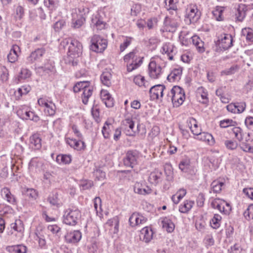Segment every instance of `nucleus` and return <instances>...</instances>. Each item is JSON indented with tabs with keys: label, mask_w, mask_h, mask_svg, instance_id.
Listing matches in <instances>:
<instances>
[{
	"label": "nucleus",
	"mask_w": 253,
	"mask_h": 253,
	"mask_svg": "<svg viewBox=\"0 0 253 253\" xmlns=\"http://www.w3.org/2000/svg\"><path fill=\"white\" fill-rule=\"evenodd\" d=\"M70 43L68 48V55L66 59L67 64H71L73 66H77L79 63V57L82 54V45L76 40H70Z\"/></svg>",
	"instance_id": "obj_1"
},
{
	"label": "nucleus",
	"mask_w": 253,
	"mask_h": 253,
	"mask_svg": "<svg viewBox=\"0 0 253 253\" xmlns=\"http://www.w3.org/2000/svg\"><path fill=\"white\" fill-rule=\"evenodd\" d=\"M143 57L137 54L135 49L124 56V61L126 63V70L128 72L137 69L143 63Z\"/></svg>",
	"instance_id": "obj_2"
},
{
	"label": "nucleus",
	"mask_w": 253,
	"mask_h": 253,
	"mask_svg": "<svg viewBox=\"0 0 253 253\" xmlns=\"http://www.w3.org/2000/svg\"><path fill=\"white\" fill-rule=\"evenodd\" d=\"M185 99L183 88L178 86H174L170 91H168L167 100L171 101L174 107H179L182 104Z\"/></svg>",
	"instance_id": "obj_3"
},
{
	"label": "nucleus",
	"mask_w": 253,
	"mask_h": 253,
	"mask_svg": "<svg viewBox=\"0 0 253 253\" xmlns=\"http://www.w3.org/2000/svg\"><path fill=\"white\" fill-rule=\"evenodd\" d=\"M238 140L240 142L241 149L246 152L253 153V146H252V139L249 132L243 131L238 127Z\"/></svg>",
	"instance_id": "obj_4"
},
{
	"label": "nucleus",
	"mask_w": 253,
	"mask_h": 253,
	"mask_svg": "<svg viewBox=\"0 0 253 253\" xmlns=\"http://www.w3.org/2000/svg\"><path fill=\"white\" fill-rule=\"evenodd\" d=\"M232 37L230 35L221 34L215 42V51L220 53L228 49L232 45Z\"/></svg>",
	"instance_id": "obj_5"
},
{
	"label": "nucleus",
	"mask_w": 253,
	"mask_h": 253,
	"mask_svg": "<svg viewBox=\"0 0 253 253\" xmlns=\"http://www.w3.org/2000/svg\"><path fill=\"white\" fill-rule=\"evenodd\" d=\"M80 217V211L76 207H72L65 211L63 222L67 225L73 226L77 224Z\"/></svg>",
	"instance_id": "obj_6"
},
{
	"label": "nucleus",
	"mask_w": 253,
	"mask_h": 253,
	"mask_svg": "<svg viewBox=\"0 0 253 253\" xmlns=\"http://www.w3.org/2000/svg\"><path fill=\"white\" fill-rule=\"evenodd\" d=\"M90 49L96 52H102L107 46V41L98 35H93L90 40Z\"/></svg>",
	"instance_id": "obj_7"
},
{
	"label": "nucleus",
	"mask_w": 253,
	"mask_h": 253,
	"mask_svg": "<svg viewBox=\"0 0 253 253\" xmlns=\"http://www.w3.org/2000/svg\"><path fill=\"white\" fill-rule=\"evenodd\" d=\"M139 158V152L136 150H129L124 158V164L125 166L133 168L138 164Z\"/></svg>",
	"instance_id": "obj_8"
},
{
	"label": "nucleus",
	"mask_w": 253,
	"mask_h": 253,
	"mask_svg": "<svg viewBox=\"0 0 253 253\" xmlns=\"http://www.w3.org/2000/svg\"><path fill=\"white\" fill-rule=\"evenodd\" d=\"M201 12L195 4L189 5L186 9V18L190 24L197 22L201 17Z\"/></svg>",
	"instance_id": "obj_9"
},
{
	"label": "nucleus",
	"mask_w": 253,
	"mask_h": 253,
	"mask_svg": "<svg viewBox=\"0 0 253 253\" xmlns=\"http://www.w3.org/2000/svg\"><path fill=\"white\" fill-rule=\"evenodd\" d=\"M162 68L156 61L151 60L148 65V74L152 79H158L162 74Z\"/></svg>",
	"instance_id": "obj_10"
},
{
	"label": "nucleus",
	"mask_w": 253,
	"mask_h": 253,
	"mask_svg": "<svg viewBox=\"0 0 253 253\" xmlns=\"http://www.w3.org/2000/svg\"><path fill=\"white\" fill-rule=\"evenodd\" d=\"M168 90L165 86L162 84H158L151 87L149 90L150 97L152 100L159 99V97H162L164 92L168 93Z\"/></svg>",
	"instance_id": "obj_11"
},
{
	"label": "nucleus",
	"mask_w": 253,
	"mask_h": 253,
	"mask_svg": "<svg viewBox=\"0 0 253 253\" xmlns=\"http://www.w3.org/2000/svg\"><path fill=\"white\" fill-rule=\"evenodd\" d=\"M82 238V233L79 230H74L67 233L65 236L67 243L76 244L78 243Z\"/></svg>",
	"instance_id": "obj_12"
},
{
	"label": "nucleus",
	"mask_w": 253,
	"mask_h": 253,
	"mask_svg": "<svg viewBox=\"0 0 253 253\" xmlns=\"http://www.w3.org/2000/svg\"><path fill=\"white\" fill-rule=\"evenodd\" d=\"M45 50L43 48H38L36 49L27 57V63L31 64L35 61L40 60L45 53Z\"/></svg>",
	"instance_id": "obj_13"
},
{
	"label": "nucleus",
	"mask_w": 253,
	"mask_h": 253,
	"mask_svg": "<svg viewBox=\"0 0 253 253\" xmlns=\"http://www.w3.org/2000/svg\"><path fill=\"white\" fill-rule=\"evenodd\" d=\"M163 178V172L160 170L155 169L150 173L148 177V181L150 183L156 185L162 182Z\"/></svg>",
	"instance_id": "obj_14"
},
{
	"label": "nucleus",
	"mask_w": 253,
	"mask_h": 253,
	"mask_svg": "<svg viewBox=\"0 0 253 253\" xmlns=\"http://www.w3.org/2000/svg\"><path fill=\"white\" fill-rule=\"evenodd\" d=\"M147 218L138 213H133L129 218V224L131 227L145 223Z\"/></svg>",
	"instance_id": "obj_15"
},
{
	"label": "nucleus",
	"mask_w": 253,
	"mask_h": 253,
	"mask_svg": "<svg viewBox=\"0 0 253 253\" xmlns=\"http://www.w3.org/2000/svg\"><path fill=\"white\" fill-rule=\"evenodd\" d=\"M153 234V231L150 228L148 227H144L140 231V239L148 243L152 239Z\"/></svg>",
	"instance_id": "obj_16"
},
{
	"label": "nucleus",
	"mask_w": 253,
	"mask_h": 253,
	"mask_svg": "<svg viewBox=\"0 0 253 253\" xmlns=\"http://www.w3.org/2000/svg\"><path fill=\"white\" fill-rule=\"evenodd\" d=\"M100 96L102 101L107 107L110 108L114 106V99L108 91L102 89L100 92Z\"/></svg>",
	"instance_id": "obj_17"
},
{
	"label": "nucleus",
	"mask_w": 253,
	"mask_h": 253,
	"mask_svg": "<svg viewBox=\"0 0 253 253\" xmlns=\"http://www.w3.org/2000/svg\"><path fill=\"white\" fill-rule=\"evenodd\" d=\"M134 191L135 193L142 195L150 194L152 190L148 186H144L142 183L137 182L134 186Z\"/></svg>",
	"instance_id": "obj_18"
},
{
	"label": "nucleus",
	"mask_w": 253,
	"mask_h": 253,
	"mask_svg": "<svg viewBox=\"0 0 253 253\" xmlns=\"http://www.w3.org/2000/svg\"><path fill=\"white\" fill-rule=\"evenodd\" d=\"M20 49L19 46L17 45H13L9 51V53L7 54V58L8 61L10 63L15 62L18 57V52H20Z\"/></svg>",
	"instance_id": "obj_19"
},
{
	"label": "nucleus",
	"mask_w": 253,
	"mask_h": 253,
	"mask_svg": "<svg viewBox=\"0 0 253 253\" xmlns=\"http://www.w3.org/2000/svg\"><path fill=\"white\" fill-rule=\"evenodd\" d=\"M236 124V122L233 121L232 120L226 119L220 122V126L223 128L231 127V128L229 129V131H232L235 134V136L237 137V127H233L235 126Z\"/></svg>",
	"instance_id": "obj_20"
},
{
	"label": "nucleus",
	"mask_w": 253,
	"mask_h": 253,
	"mask_svg": "<svg viewBox=\"0 0 253 253\" xmlns=\"http://www.w3.org/2000/svg\"><path fill=\"white\" fill-rule=\"evenodd\" d=\"M211 186L214 193H219L225 187V179L219 178L215 180L212 182Z\"/></svg>",
	"instance_id": "obj_21"
},
{
	"label": "nucleus",
	"mask_w": 253,
	"mask_h": 253,
	"mask_svg": "<svg viewBox=\"0 0 253 253\" xmlns=\"http://www.w3.org/2000/svg\"><path fill=\"white\" fill-rule=\"evenodd\" d=\"M196 96L199 101L203 104H207L209 101L208 98V92L203 86H200L197 88Z\"/></svg>",
	"instance_id": "obj_22"
},
{
	"label": "nucleus",
	"mask_w": 253,
	"mask_h": 253,
	"mask_svg": "<svg viewBox=\"0 0 253 253\" xmlns=\"http://www.w3.org/2000/svg\"><path fill=\"white\" fill-rule=\"evenodd\" d=\"M195 138L206 142L210 145H213L214 143V140L211 134L206 132H200Z\"/></svg>",
	"instance_id": "obj_23"
},
{
	"label": "nucleus",
	"mask_w": 253,
	"mask_h": 253,
	"mask_svg": "<svg viewBox=\"0 0 253 253\" xmlns=\"http://www.w3.org/2000/svg\"><path fill=\"white\" fill-rule=\"evenodd\" d=\"M120 220L118 216L109 219L106 223L107 226L110 227V230L113 233L117 234L119 231Z\"/></svg>",
	"instance_id": "obj_24"
},
{
	"label": "nucleus",
	"mask_w": 253,
	"mask_h": 253,
	"mask_svg": "<svg viewBox=\"0 0 253 253\" xmlns=\"http://www.w3.org/2000/svg\"><path fill=\"white\" fill-rule=\"evenodd\" d=\"M187 124L194 135L197 136L201 131V128L198 126L197 121L194 118H189L187 121Z\"/></svg>",
	"instance_id": "obj_25"
},
{
	"label": "nucleus",
	"mask_w": 253,
	"mask_h": 253,
	"mask_svg": "<svg viewBox=\"0 0 253 253\" xmlns=\"http://www.w3.org/2000/svg\"><path fill=\"white\" fill-rule=\"evenodd\" d=\"M91 25L95 27L97 30H101L104 29L105 23L100 18L98 14L92 15Z\"/></svg>",
	"instance_id": "obj_26"
},
{
	"label": "nucleus",
	"mask_w": 253,
	"mask_h": 253,
	"mask_svg": "<svg viewBox=\"0 0 253 253\" xmlns=\"http://www.w3.org/2000/svg\"><path fill=\"white\" fill-rule=\"evenodd\" d=\"M161 219V224L163 228L169 233L172 232L174 229V224L171 220L167 217H163Z\"/></svg>",
	"instance_id": "obj_27"
},
{
	"label": "nucleus",
	"mask_w": 253,
	"mask_h": 253,
	"mask_svg": "<svg viewBox=\"0 0 253 253\" xmlns=\"http://www.w3.org/2000/svg\"><path fill=\"white\" fill-rule=\"evenodd\" d=\"M22 195L29 200H35L38 197V192L33 188H25L22 190Z\"/></svg>",
	"instance_id": "obj_28"
},
{
	"label": "nucleus",
	"mask_w": 253,
	"mask_h": 253,
	"mask_svg": "<svg viewBox=\"0 0 253 253\" xmlns=\"http://www.w3.org/2000/svg\"><path fill=\"white\" fill-rule=\"evenodd\" d=\"M182 70L181 68L174 69L168 76L167 80L170 82L178 81L182 75Z\"/></svg>",
	"instance_id": "obj_29"
},
{
	"label": "nucleus",
	"mask_w": 253,
	"mask_h": 253,
	"mask_svg": "<svg viewBox=\"0 0 253 253\" xmlns=\"http://www.w3.org/2000/svg\"><path fill=\"white\" fill-rule=\"evenodd\" d=\"M241 38L245 39L248 42H253V32L252 29L245 28L242 29L241 34Z\"/></svg>",
	"instance_id": "obj_30"
},
{
	"label": "nucleus",
	"mask_w": 253,
	"mask_h": 253,
	"mask_svg": "<svg viewBox=\"0 0 253 253\" xmlns=\"http://www.w3.org/2000/svg\"><path fill=\"white\" fill-rule=\"evenodd\" d=\"M1 194L2 196L5 199L7 202L11 204H15L16 203V200L13 195H12L9 189L7 188L4 187L1 190Z\"/></svg>",
	"instance_id": "obj_31"
},
{
	"label": "nucleus",
	"mask_w": 253,
	"mask_h": 253,
	"mask_svg": "<svg viewBox=\"0 0 253 253\" xmlns=\"http://www.w3.org/2000/svg\"><path fill=\"white\" fill-rule=\"evenodd\" d=\"M112 74L108 71H104L100 76V80L102 84L107 87L111 85Z\"/></svg>",
	"instance_id": "obj_32"
},
{
	"label": "nucleus",
	"mask_w": 253,
	"mask_h": 253,
	"mask_svg": "<svg viewBox=\"0 0 253 253\" xmlns=\"http://www.w3.org/2000/svg\"><path fill=\"white\" fill-rule=\"evenodd\" d=\"M82 99L83 103L86 105L87 104L89 98L91 96L92 93V87L88 85L83 90Z\"/></svg>",
	"instance_id": "obj_33"
},
{
	"label": "nucleus",
	"mask_w": 253,
	"mask_h": 253,
	"mask_svg": "<svg viewBox=\"0 0 253 253\" xmlns=\"http://www.w3.org/2000/svg\"><path fill=\"white\" fill-rule=\"evenodd\" d=\"M6 250L11 253H26L27 248L23 245H18L8 246L6 248Z\"/></svg>",
	"instance_id": "obj_34"
},
{
	"label": "nucleus",
	"mask_w": 253,
	"mask_h": 253,
	"mask_svg": "<svg viewBox=\"0 0 253 253\" xmlns=\"http://www.w3.org/2000/svg\"><path fill=\"white\" fill-rule=\"evenodd\" d=\"M30 146L34 149L39 150L42 147L41 139L38 135L35 134L32 135L30 139Z\"/></svg>",
	"instance_id": "obj_35"
},
{
	"label": "nucleus",
	"mask_w": 253,
	"mask_h": 253,
	"mask_svg": "<svg viewBox=\"0 0 253 253\" xmlns=\"http://www.w3.org/2000/svg\"><path fill=\"white\" fill-rule=\"evenodd\" d=\"M56 160L59 164H69L72 161V156L69 154H59L57 156Z\"/></svg>",
	"instance_id": "obj_36"
},
{
	"label": "nucleus",
	"mask_w": 253,
	"mask_h": 253,
	"mask_svg": "<svg viewBox=\"0 0 253 253\" xmlns=\"http://www.w3.org/2000/svg\"><path fill=\"white\" fill-rule=\"evenodd\" d=\"M173 46L170 43H165L162 47L161 52L163 54H167L169 60H172L173 55L171 53L173 52Z\"/></svg>",
	"instance_id": "obj_37"
},
{
	"label": "nucleus",
	"mask_w": 253,
	"mask_h": 253,
	"mask_svg": "<svg viewBox=\"0 0 253 253\" xmlns=\"http://www.w3.org/2000/svg\"><path fill=\"white\" fill-rule=\"evenodd\" d=\"M123 125L126 126L125 129L129 128V130H127L126 135L129 136H133L134 134V131L133 130L134 128V122L130 118H126L123 121Z\"/></svg>",
	"instance_id": "obj_38"
},
{
	"label": "nucleus",
	"mask_w": 253,
	"mask_h": 253,
	"mask_svg": "<svg viewBox=\"0 0 253 253\" xmlns=\"http://www.w3.org/2000/svg\"><path fill=\"white\" fill-rule=\"evenodd\" d=\"M22 119L30 120L35 122H38L40 120V117L32 111H26L22 115Z\"/></svg>",
	"instance_id": "obj_39"
},
{
	"label": "nucleus",
	"mask_w": 253,
	"mask_h": 253,
	"mask_svg": "<svg viewBox=\"0 0 253 253\" xmlns=\"http://www.w3.org/2000/svg\"><path fill=\"white\" fill-rule=\"evenodd\" d=\"M223 8L222 7L217 6L216 8L213 10L212 14L213 17L218 21H222L223 17L222 16V13L223 12Z\"/></svg>",
	"instance_id": "obj_40"
},
{
	"label": "nucleus",
	"mask_w": 253,
	"mask_h": 253,
	"mask_svg": "<svg viewBox=\"0 0 253 253\" xmlns=\"http://www.w3.org/2000/svg\"><path fill=\"white\" fill-rule=\"evenodd\" d=\"M179 168L181 171L187 172L190 168V162L189 159L182 160L179 164Z\"/></svg>",
	"instance_id": "obj_41"
},
{
	"label": "nucleus",
	"mask_w": 253,
	"mask_h": 253,
	"mask_svg": "<svg viewBox=\"0 0 253 253\" xmlns=\"http://www.w3.org/2000/svg\"><path fill=\"white\" fill-rule=\"evenodd\" d=\"M10 226L15 231L19 232H22L24 230L23 224L20 219L16 220L14 223L11 224Z\"/></svg>",
	"instance_id": "obj_42"
},
{
	"label": "nucleus",
	"mask_w": 253,
	"mask_h": 253,
	"mask_svg": "<svg viewBox=\"0 0 253 253\" xmlns=\"http://www.w3.org/2000/svg\"><path fill=\"white\" fill-rule=\"evenodd\" d=\"M31 76V72L27 68H22L18 76V80L20 82L22 80H25Z\"/></svg>",
	"instance_id": "obj_43"
},
{
	"label": "nucleus",
	"mask_w": 253,
	"mask_h": 253,
	"mask_svg": "<svg viewBox=\"0 0 253 253\" xmlns=\"http://www.w3.org/2000/svg\"><path fill=\"white\" fill-rule=\"evenodd\" d=\"M89 84V82L84 81L78 82L74 86L73 91L74 92H78L81 90H83Z\"/></svg>",
	"instance_id": "obj_44"
},
{
	"label": "nucleus",
	"mask_w": 253,
	"mask_h": 253,
	"mask_svg": "<svg viewBox=\"0 0 253 253\" xmlns=\"http://www.w3.org/2000/svg\"><path fill=\"white\" fill-rule=\"evenodd\" d=\"M191 37L188 34H185L184 32L181 33L179 37L181 44L185 46L188 45L190 43Z\"/></svg>",
	"instance_id": "obj_45"
},
{
	"label": "nucleus",
	"mask_w": 253,
	"mask_h": 253,
	"mask_svg": "<svg viewBox=\"0 0 253 253\" xmlns=\"http://www.w3.org/2000/svg\"><path fill=\"white\" fill-rule=\"evenodd\" d=\"M58 0H44V4L50 10H54L58 5Z\"/></svg>",
	"instance_id": "obj_46"
},
{
	"label": "nucleus",
	"mask_w": 253,
	"mask_h": 253,
	"mask_svg": "<svg viewBox=\"0 0 253 253\" xmlns=\"http://www.w3.org/2000/svg\"><path fill=\"white\" fill-rule=\"evenodd\" d=\"M221 217L218 214H214L213 218L210 221L211 226L214 229H217L220 226V222Z\"/></svg>",
	"instance_id": "obj_47"
},
{
	"label": "nucleus",
	"mask_w": 253,
	"mask_h": 253,
	"mask_svg": "<svg viewBox=\"0 0 253 253\" xmlns=\"http://www.w3.org/2000/svg\"><path fill=\"white\" fill-rule=\"evenodd\" d=\"M85 21V17L84 16H81L77 20H72V27L74 28L77 29L80 28L84 23Z\"/></svg>",
	"instance_id": "obj_48"
},
{
	"label": "nucleus",
	"mask_w": 253,
	"mask_h": 253,
	"mask_svg": "<svg viewBox=\"0 0 253 253\" xmlns=\"http://www.w3.org/2000/svg\"><path fill=\"white\" fill-rule=\"evenodd\" d=\"M133 82L139 86H144L145 87H146V82L145 81V78L141 75L135 76L133 79Z\"/></svg>",
	"instance_id": "obj_49"
},
{
	"label": "nucleus",
	"mask_w": 253,
	"mask_h": 253,
	"mask_svg": "<svg viewBox=\"0 0 253 253\" xmlns=\"http://www.w3.org/2000/svg\"><path fill=\"white\" fill-rule=\"evenodd\" d=\"M93 186V182L89 180H83L80 184L82 190H84L90 189Z\"/></svg>",
	"instance_id": "obj_50"
},
{
	"label": "nucleus",
	"mask_w": 253,
	"mask_h": 253,
	"mask_svg": "<svg viewBox=\"0 0 253 253\" xmlns=\"http://www.w3.org/2000/svg\"><path fill=\"white\" fill-rule=\"evenodd\" d=\"M132 38L129 37H126L123 43L120 46V52H123L131 43Z\"/></svg>",
	"instance_id": "obj_51"
},
{
	"label": "nucleus",
	"mask_w": 253,
	"mask_h": 253,
	"mask_svg": "<svg viewBox=\"0 0 253 253\" xmlns=\"http://www.w3.org/2000/svg\"><path fill=\"white\" fill-rule=\"evenodd\" d=\"M47 229L52 234H55L58 237L60 236L61 228L57 225H50L48 226Z\"/></svg>",
	"instance_id": "obj_52"
},
{
	"label": "nucleus",
	"mask_w": 253,
	"mask_h": 253,
	"mask_svg": "<svg viewBox=\"0 0 253 253\" xmlns=\"http://www.w3.org/2000/svg\"><path fill=\"white\" fill-rule=\"evenodd\" d=\"M56 106L53 102H50L47 108L44 109V112L49 116H53L56 111Z\"/></svg>",
	"instance_id": "obj_53"
},
{
	"label": "nucleus",
	"mask_w": 253,
	"mask_h": 253,
	"mask_svg": "<svg viewBox=\"0 0 253 253\" xmlns=\"http://www.w3.org/2000/svg\"><path fill=\"white\" fill-rule=\"evenodd\" d=\"M83 139H79V140H76L75 147L74 149L77 151H82L85 148V143L82 140Z\"/></svg>",
	"instance_id": "obj_54"
},
{
	"label": "nucleus",
	"mask_w": 253,
	"mask_h": 253,
	"mask_svg": "<svg viewBox=\"0 0 253 253\" xmlns=\"http://www.w3.org/2000/svg\"><path fill=\"white\" fill-rule=\"evenodd\" d=\"M141 11V6L140 4H133L131 8V15L133 16H137Z\"/></svg>",
	"instance_id": "obj_55"
},
{
	"label": "nucleus",
	"mask_w": 253,
	"mask_h": 253,
	"mask_svg": "<svg viewBox=\"0 0 253 253\" xmlns=\"http://www.w3.org/2000/svg\"><path fill=\"white\" fill-rule=\"evenodd\" d=\"M15 12V18L16 19L21 20L23 18L24 14V10L23 7L20 5L18 6L16 8Z\"/></svg>",
	"instance_id": "obj_56"
},
{
	"label": "nucleus",
	"mask_w": 253,
	"mask_h": 253,
	"mask_svg": "<svg viewBox=\"0 0 253 253\" xmlns=\"http://www.w3.org/2000/svg\"><path fill=\"white\" fill-rule=\"evenodd\" d=\"M230 206V204L225 200L216 198L211 202V206Z\"/></svg>",
	"instance_id": "obj_57"
},
{
	"label": "nucleus",
	"mask_w": 253,
	"mask_h": 253,
	"mask_svg": "<svg viewBox=\"0 0 253 253\" xmlns=\"http://www.w3.org/2000/svg\"><path fill=\"white\" fill-rule=\"evenodd\" d=\"M206 222L202 219H200L196 220L195 223V227L199 231H203L205 229Z\"/></svg>",
	"instance_id": "obj_58"
},
{
	"label": "nucleus",
	"mask_w": 253,
	"mask_h": 253,
	"mask_svg": "<svg viewBox=\"0 0 253 253\" xmlns=\"http://www.w3.org/2000/svg\"><path fill=\"white\" fill-rule=\"evenodd\" d=\"M39 162L37 158H33L29 164V169L31 170H36L39 167Z\"/></svg>",
	"instance_id": "obj_59"
},
{
	"label": "nucleus",
	"mask_w": 253,
	"mask_h": 253,
	"mask_svg": "<svg viewBox=\"0 0 253 253\" xmlns=\"http://www.w3.org/2000/svg\"><path fill=\"white\" fill-rule=\"evenodd\" d=\"M244 215L247 220L253 219V207H248L245 211Z\"/></svg>",
	"instance_id": "obj_60"
},
{
	"label": "nucleus",
	"mask_w": 253,
	"mask_h": 253,
	"mask_svg": "<svg viewBox=\"0 0 253 253\" xmlns=\"http://www.w3.org/2000/svg\"><path fill=\"white\" fill-rule=\"evenodd\" d=\"M178 2V0H169V4L166 3L167 7L168 10H177L176 4Z\"/></svg>",
	"instance_id": "obj_61"
},
{
	"label": "nucleus",
	"mask_w": 253,
	"mask_h": 253,
	"mask_svg": "<svg viewBox=\"0 0 253 253\" xmlns=\"http://www.w3.org/2000/svg\"><path fill=\"white\" fill-rule=\"evenodd\" d=\"M225 145L228 149L234 150L237 147V142L235 141L226 140Z\"/></svg>",
	"instance_id": "obj_62"
},
{
	"label": "nucleus",
	"mask_w": 253,
	"mask_h": 253,
	"mask_svg": "<svg viewBox=\"0 0 253 253\" xmlns=\"http://www.w3.org/2000/svg\"><path fill=\"white\" fill-rule=\"evenodd\" d=\"M204 242L207 248L213 246L214 243V239L211 235H207L204 239Z\"/></svg>",
	"instance_id": "obj_63"
},
{
	"label": "nucleus",
	"mask_w": 253,
	"mask_h": 253,
	"mask_svg": "<svg viewBox=\"0 0 253 253\" xmlns=\"http://www.w3.org/2000/svg\"><path fill=\"white\" fill-rule=\"evenodd\" d=\"M65 24L66 23L64 20H59L54 24V28L56 31H58L65 25Z\"/></svg>",
	"instance_id": "obj_64"
}]
</instances>
